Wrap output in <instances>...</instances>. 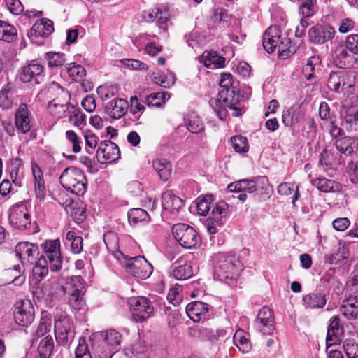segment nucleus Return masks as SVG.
<instances>
[{
    "label": "nucleus",
    "instance_id": "nucleus-63",
    "mask_svg": "<svg viewBox=\"0 0 358 358\" xmlns=\"http://www.w3.org/2000/svg\"><path fill=\"white\" fill-rule=\"evenodd\" d=\"M175 76L173 73L169 71L161 74L158 78V85L169 88L174 84Z\"/></svg>",
    "mask_w": 358,
    "mask_h": 358
},
{
    "label": "nucleus",
    "instance_id": "nucleus-49",
    "mask_svg": "<svg viewBox=\"0 0 358 358\" xmlns=\"http://www.w3.org/2000/svg\"><path fill=\"white\" fill-rule=\"evenodd\" d=\"M352 144H354L352 139L348 136L341 138L335 143L336 150L346 155H350L352 152L354 148Z\"/></svg>",
    "mask_w": 358,
    "mask_h": 358
},
{
    "label": "nucleus",
    "instance_id": "nucleus-50",
    "mask_svg": "<svg viewBox=\"0 0 358 358\" xmlns=\"http://www.w3.org/2000/svg\"><path fill=\"white\" fill-rule=\"evenodd\" d=\"M172 164L166 159L158 160V176L164 181H168L171 176Z\"/></svg>",
    "mask_w": 358,
    "mask_h": 358
},
{
    "label": "nucleus",
    "instance_id": "nucleus-25",
    "mask_svg": "<svg viewBox=\"0 0 358 358\" xmlns=\"http://www.w3.org/2000/svg\"><path fill=\"white\" fill-rule=\"evenodd\" d=\"M348 77V73L343 69L331 71L329 75L327 81L329 89L336 92H341L345 85H347Z\"/></svg>",
    "mask_w": 358,
    "mask_h": 358
},
{
    "label": "nucleus",
    "instance_id": "nucleus-58",
    "mask_svg": "<svg viewBox=\"0 0 358 358\" xmlns=\"http://www.w3.org/2000/svg\"><path fill=\"white\" fill-rule=\"evenodd\" d=\"M46 57L48 66L51 68L62 66L66 61L64 54L59 52H48L46 53Z\"/></svg>",
    "mask_w": 358,
    "mask_h": 358
},
{
    "label": "nucleus",
    "instance_id": "nucleus-15",
    "mask_svg": "<svg viewBox=\"0 0 358 358\" xmlns=\"http://www.w3.org/2000/svg\"><path fill=\"white\" fill-rule=\"evenodd\" d=\"M15 252L23 266L34 264L39 255L38 246L26 241L18 243L15 246Z\"/></svg>",
    "mask_w": 358,
    "mask_h": 358
},
{
    "label": "nucleus",
    "instance_id": "nucleus-36",
    "mask_svg": "<svg viewBox=\"0 0 358 358\" xmlns=\"http://www.w3.org/2000/svg\"><path fill=\"white\" fill-rule=\"evenodd\" d=\"M306 308H322L326 303V296L323 293L313 292L303 296Z\"/></svg>",
    "mask_w": 358,
    "mask_h": 358
},
{
    "label": "nucleus",
    "instance_id": "nucleus-47",
    "mask_svg": "<svg viewBox=\"0 0 358 358\" xmlns=\"http://www.w3.org/2000/svg\"><path fill=\"white\" fill-rule=\"evenodd\" d=\"M103 241L106 244L107 249L113 253L115 252V257L117 256L119 248V238L117 235L113 231H108L104 234Z\"/></svg>",
    "mask_w": 358,
    "mask_h": 358
},
{
    "label": "nucleus",
    "instance_id": "nucleus-56",
    "mask_svg": "<svg viewBox=\"0 0 358 358\" xmlns=\"http://www.w3.org/2000/svg\"><path fill=\"white\" fill-rule=\"evenodd\" d=\"M233 148L239 153H245L248 151V141L245 137L235 136L231 138Z\"/></svg>",
    "mask_w": 358,
    "mask_h": 358
},
{
    "label": "nucleus",
    "instance_id": "nucleus-60",
    "mask_svg": "<svg viewBox=\"0 0 358 358\" xmlns=\"http://www.w3.org/2000/svg\"><path fill=\"white\" fill-rule=\"evenodd\" d=\"M319 62V58L313 56L310 57L306 60L305 65L303 67V74L308 80H311L313 77L315 66Z\"/></svg>",
    "mask_w": 358,
    "mask_h": 358
},
{
    "label": "nucleus",
    "instance_id": "nucleus-54",
    "mask_svg": "<svg viewBox=\"0 0 358 358\" xmlns=\"http://www.w3.org/2000/svg\"><path fill=\"white\" fill-rule=\"evenodd\" d=\"M76 358H92L86 339L80 337L75 350Z\"/></svg>",
    "mask_w": 358,
    "mask_h": 358
},
{
    "label": "nucleus",
    "instance_id": "nucleus-53",
    "mask_svg": "<svg viewBox=\"0 0 358 358\" xmlns=\"http://www.w3.org/2000/svg\"><path fill=\"white\" fill-rule=\"evenodd\" d=\"M345 43L354 56L355 66L358 68V34L349 35L346 38Z\"/></svg>",
    "mask_w": 358,
    "mask_h": 358
},
{
    "label": "nucleus",
    "instance_id": "nucleus-35",
    "mask_svg": "<svg viewBox=\"0 0 358 358\" xmlns=\"http://www.w3.org/2000/svg\"><path fill=\"white\" fill-rule=\"evenodd\" d=\"M201 61L205 66L215 69L224 66L225 59L214 51H205L201 55Z\"/></svg>",
    "mask_w": 358,
    "mask_h": 358
},
{
    "label": "nucleus",
    "instance_id": "nucleus-20",
    "mask_svg": "<svg viewBox=\"0 0 358 358\" xmlns=\"http://www.w3.org/2000/svg\"><path fill=\"white\" fill-rule=\"evenodd\" d=\"M227 189L230 192H236L237 194L236 197L241 202L246 201V193H253L257 189L256 182L248 179L232 182L228 185Z\"/></svg>",
    "mask_w": 358,
    "mask_h": 358
},
{
    "label": "nucleus",
    "instance_id": "nucleus-21",
    "mask_svg": "<svg viewBox=\"0 0 358 358\" xmlns=\"http://www.w3.org/2000/svg\"><path fill=\"white\" fill-rule=\"evenodd\" d=\"M281 35V31L277 26H271L266 29L262 36V45L267 52L271 53L276 50Z\"/></svg>",
    "mask_w": 358,
    "mask_h": 358
},
{
    "label": "nucleus",
    "instance_id": "nucleus-23",
    "mask_svg": "<svg viewBox=\"0 0 358 358\" xmlns=\"http://www.w3.org/2000/svg\"><path fill=\"white\" fill-rule=\"evenodd\" d=\"M343 334V327L341 325V320L338 315H334L330 319L327 334V346L338 343L341 341V336Z\"/></svg>",
    "mask_w": 358,
    "mask_h": 358
},
{
    "label": "nucleus",
    "instance_id": "nucleus-32",
    "mask_svg": "<svg viewBox=\"0 0 358 358\" xmlns=\"http://www.w3.org/2000/svg\"><path fill=\"white\" fill-rule=\"evenodd\" d=\"M173 275L180 280L188 279L193 275L192 266L184 258H180L173 265Z\"/></svg>",
    "mask_w": 358,
    "mask_h": 358
},
{
    "label": "nucleus",
    "instance_id": "nucleus-22",
    "mask_svg": "<svg viewBox=\"0 0 358 358\" xmlns=\"http://www.w3.org/2000/svg\"><path fill=\"white\" fill-rule=\"evenodd\" d=\"M54 31L53 22L52 20L43 18L37 20L32 26L27 35L29 38L34 39L38 37H47Z\"/></svg>",
    "mask_w": 358,
    "mask_h": 358
},
{
    "label": "nucleus",
    "instance_id": "nucleus-64",
    "mask_svg": "<svg viewBox=\"0 0 358 358\" xmlns=\"http://www.w3.org/2000/svg\"><path fill=\"white\" fill-rule=\"evenodd\" d=\"M10 13L18 15L24 10V6L20 0H4Z\"/></svg>",
    "mask_w": 358,
    "mask_h": 358
},
{
    "label": "nucleus",
    "instance_id": "nucleus-17",
    "mask_svg": "<svg viewBox=\"0 0 358 358\" xmlns=\"http://www.w3.org/2000/svg\"><path fill=\"white\" fill-rule=\"evenodd\" d=\"M255 327L263 335H271L275 330L273 313L267 306L263 307L255 320Z\"/></svg>",
    "mask_w": 358,
    "mask_h": 358
},
{
    "label": "nucleus",
    "instance_id": "nucleus-44",
    "mask_svg": "<svg viewBox=\"0 0 358 358\" xmlns=\"http://www.w3.org/2000/svg\"><path fill=\"white\" fill-rule=\"evenodd\" d=\"M276 50H278L279 57L282 59H286L294 52L292 49L290 39L287 36L282 35H281L280 40L276 46Z\"/></svg>",
    "mask_w": 358,
    "mask_h": 358
},
{
    "label": "nucleus",
    "instance_id": "nucleus-42",
    "mask_svg": "<svg viewBox=\"0 0 358 358\" xmlns=\"http://www.w3.org/2000/svg\"><path fill=\"white\" fill-rule=\"evenodd\" d=\"M49 264L44 258H39L32 270L33 279L38 282L43 280L48 273Z\"/></svg>",
    "mask_w": 358,
    "mask_h": 358
},
{
    "label": "nucleus",
    "instance_id": "nucleus-12",
    "mask_svg": "<svg viewBox=\"0 0 358 358\" xmlns=\"http://www.w3.org/2000/svg\"><path fill=\"white\" fill-rule=\"evenodd\" d=\"M55 335L57 341L60 345H66L69 337L73 333L71 331L73 321L65 312L61 311L55 317Z\"/></svg>",
    "mask_w": 358,
    "mask_h": 358
},
{
    "label": "nucleus",
    "instance_id": "nucleus-5",
    "mask_svg": "<svg viewBox=\"0 0 358 358\" xmlns=\"http://www.w3.org/2000/svg\"><path fill=\"white\" fill-rule=\"evenodd\" d=\"M117 259L124 264L126 271L134 277L146 279L153 272L152 266L143 257H129L118 252Z\"/></svg>",
    "mask_w": 358,
    "mask_h": 358
},
{
    "label": "nucleus",
    "instance_id": "nucleus-48",
    "mask_svg": "<svg viewBox=\"0 0 358 358\" xmlns=\"http://www.w3.org/2000/svg\"><path fill=\"white\" fill-rule=\"evenodd\" d=\"M128 221L131 224H136L138 222L145 221L148 217V213L142 208H132L129 210Z\"/></svg>",
    "mask_w": 358,
    "mask_h": 358
},
{
    "label": "nucleus",
    "instance_id": "nucleus-61",
    "mask_svg": "<svg viewBox=\"0 0 358 358\" xmlns=\"http://www.w3.org/2000/svg\"><path fill=\"white\" fill-rule=\"evenodd\" d=\"M206 338L212 344H216L221 338L226 336L227 331L224 329H218L216 331L212 329H206Z\"/></svg>",
    "mask_w": 358,
    "mask_h": 358
},
{
    "label": "nucleus",
    "instance_id": "nucleus-14",
    "mask_svg": "<svg viewBox=\"0 0 358 358\" xmlns=\"http://www.w3.org/2000/svg\"><path fill=\"white\" fill-rule=\"evenodd\" d=\"M34 308L30 300L23 299L16 303L14 319L17 324L28 327L34 322Z\"/></svg>",
    "mask_w": 358,
    "mask_h": 358
},
{
    "label": "nucleus",
    "instance_id": "nucleus-6",
    "mask_svg": "<svg viewBox=\"0 0 358 358\" xmlns=\"http://www.w3.org/2000/svg\"><path fill=\"white\" fill-rule=\"evenodd\" d=\"M220 87L222 90L218 92L217 97L222 99L224 103L228 106L234 111L232 115L238 117L241 115V108L236 105L241 99L238 93H236L235 88L232 87V76L229 73H222L219 80Z\"/></svg>",
    "mask_w": 358,
    "mask_h": 358
},
{
    "label": "nucleus",
    "instance_id": "nucleus-31",
    "mask_svg": "<svg viewBox=\"0 0 358 358\" xmlns=\"http://www.w3.org/2000/svg\"><path fill=\"white\" fill-rule=\"evenodd\" d=\"M340 311L348 320H355L358 317V299L350 296L343 300L340 306Z\"/></svg>",
    "mask_w": 358,
    "mask_h": 358
},
{
    "label": "nucleus",
    "instance_id": "nucleus-38",
    "mask_svg": "<svg viewBox=\"0 0 358 358\" xmlns=\"http://www.w3.org/2000/svg\"><path fill=\"white\" fill-rule=\"evenodd\" d=\"M302 118V114L297 108L291 107L284 110L282 115V120L285 126L294 127Z\"/></svg>",
    "mask_w": 358,
    "mask_h": 358
},
{
    "label": "nucleus",
    "instance_id": "nucleus-45",
    "mask_svg": "<svg viewBox=\"0 0 358 358\" xmlns=\"http://www.w3.org/2000/svg\"><path fill=\"white\" fill-rule=\"evenodd\" d=\"M234 343L238 347L240 351L243 353L248 352L251 349V345L244 332L241 330L237 331L233 337Z\"/></svg>",
    "mask_w": 358,
    "mask_h": 358
},
{
    "label": "nucleus",
    "instance_id": "nucleus-30",
    "mask_svg": "<svg viewBox=\"0 0 358 358\" xmlns=\"http://www.w3.org/2000/svg\"><path fill=\"white\" fill-rule=\"evenodd\" d=\"M129 108L128 102L124 99H115L110 101L106 110L113 119H120L123 117Z\"/></svg>",
    "mask_w": 358,
    "mask_h": 358
},
{
    "label": "nucleus",
    "instance_id": "nucleus-46",
    "mask_svg": "<svg viewBox=\"0 0 358 358\" xmlns=\"http://www.w3.org/2000/svg\"><path fill=\"white\" fill-rule=\"evenodd\" d=\"M223 99H221L220 97H217L215 99H211L209 101L210 105L213 108L214 111L217 114V117L221 120H225L227 117V108H230L225 105L224 102L222 101ZM231 110H232L231 108Z\"/></svg>",
    "mask_w": 358,
    "mask_h": 358
},
{
    "label": "nucleus",
    "instance_id": "nucleus-4",
    "mask_svg": "<svg viewBox=\"0 0 358 358\" xmlns=\"http://www.w3.org/2000/svg\"><path fill=\"white\" fill-rule=\"evenodd\" d=\"M46 95L50 99L48 102L50 112L59 118L65 116L67 106H70L69 92L59 85L54 84L47 90Z\"/></svg>",
    "mask_w": 358,
    "mask_h": 358
},
{
    "label": "nucleus",
    "instance_id": "nucleus-7",
    "mask_svg": "<svg viewBox=\"0 0 358 358\" xmlns=\"http://www.w3.org/2000/svg\"><path fill=\"white\" fill-rule=\"evenodd\" d=\"M85 280L81 276H73L67 282L65 292L69 295V303L72 308L76 310L85 308Z\"/></svg>",
    "mask_w": 358,
    "mask_h": 358
},
{
    "label": "nucleus",
    "instance_id": "nucleus-37",
    "mask_svg": "<svg viewBox=\"0 0 358 358\" xmlns=\"http://www.w3.org/2000/svg\"><path fill=\"white\" fill-rule=\"evenodd\" d=\"M348 256V249L345 246H340L336 253L326 256L325 262L340 266L345 264Z\"/></svg>",
    "mask_w": 358,
    "mask_h": 358
},
{
    "label": "nucleus",
    "instance_id": "nucleus-26",
    "mask_svg": "<svg viewBox=\"0 0 358 358\" xmlns=\"http://www.w3.org/2000/svg\"><path fill=\"white\" fill-rule=\"evenodd\" d=\"M15 124L18 131L26 134L31 129L29 113L26 103H21L15 112Z\"/></svg>",
    "mask_w": 358,
    "mask_h": 358
},
{
    "label": "nucleus",
    "instance_id": "nucleus-1",
    "mask_svg": "<svg viewBox=\"0 0 358 358\" xmlns=\"http://www.w3.org/2000/svg\"><path fill=\"white\" fill-rule=\"evenodd\" d=\"M229 206L224 201H219L211 206L210 196L199 200L197 203V211L201 215H206L212 208L209 217L206 220V227L210 234L218 232L225 222Z\"/></svg>",
    "mask_w": 358,
    "mask_h": 358
},
{
    "label": "nucleus",
    "instance_id": "nucleus-52",
    "mask_svg": "<svg viewBox=\"0 0 358 358\" xmlns=\"http://www.w3.org/2000/svg\"><path fill=\"white\" fill-rule=\"evenodd\" d=\"M343 348L347 358H358V343L352 338L345 339Z\"/></svg>",
    "mask_w": 358,
    "mask_h": 358
},
{
    "label": "nucleus",
    "instance_id": "nucleus-29",
    "mask_svg": "<svg viewBox=\"0 0 358 358\" xmlns=\"http://www.w3.org/2000/svg\"><path fill=\"white\" fill-rule=\"evenodd\" d=\"M31 171L34 180V189L36 198L43 200L46 196V188L43 172L36 162H31Z\"/></svg>",
    "mask_w": 358,
    "mask_h": 358
},
{
    "label": "nucleus",
    "instance_id": "nucleus-27",
    "mask_svg": "<svg viewBox=\"0 0 358 358\" xmlns=\"http://www.w3.org/2000/svg\"><path fill=\"white\" fill-rule=\"evenodd\" d=\"M334 59L342 69L355 66V58L345 43L338 45L334 51Z\"/></svg>",
    "mask_w": 358,
    "mask_h": 358
},
{
    "label": "nucleus",
    "instance_id": "nucleus-34",
    "mask_svg": "<svg viewBox=\"0 0 358 358\" xmlns=\"http://www.w3.org/2000/svg\"><path fill=\"white\" fill-rule=\"evenodd\" d=\"M171 6L168 3L162 5L158 8V27L162 30L160 34H162V37L164 39L167 38L169 35L167 29L171 17Z\"/></svg>",
    "mask_w": 358,
    "mask_h": 358
},
{
    "label": "nucleus",
    "instance_id": "nucleus-2",
    "mask_svg": "<svg viewBox=\"0 0 358 358\" xmlns=\"http://www.w3.org/2000/svg\"><path fill=\"white\" fill-rule=\"evenodd\" d=\"M214 278L227 282L234 280L242 270V266L234 255L229 253L218 252L213 257Z\"/></svg>",
    "mask_w": 358,
    "mask_h": 358
},
{
    "label": "nucleus",
    "instance_id": "nucleus-51",
    "mask_svg": "<svg viewBox=\"0 0 358 358\" xmlns=\"http://www.w3.org/2000/svg\"><path fill=\"white\" fill-rule=\"evenodd\" d=\"M67 73L72 80L79 82L85 76L86 70L83 66L73 63L67 67Z\"/></svg>",
    "mask_w": 358,
    "mask_h": 358
},
{
    "label": "nucleus",
    "instance_id": "nucleus-3",
    "mask_svg": "<svg viewBox=\"0 0 358 358\" xmlns=\"http://www.w3.org/2000/svg\"><path fill=\"white\" fill-rule=\"evenodd\" d=\"M59 182L66 191L77 196L84 195L88 185L84 171L73 166L63 171L59 177Z\"/></svg>",
    "mask_w": 358,
    "mask_h": 358
},
{
    "label": "nucleus",
    "instance_id": "nucleus-24",
    "mask_svg": "<svg viewBox=\"0 0 358 358\" xmlns=\"http://www.w3.org/2000/svg\"><path fill=\"white\" fill-rule=\"evenodd\" d=\"M209 310V305L201 301H194L186 306V313L195 322L205 319Z\"/></svg>",
    "mask_w": 358,
    "mask_h": 358
},
{
    "label": "nucleus",
    "instance_id": "nucleus-11",
    "mask_svg": "<svg viewBox=\"0 0 358 358\" xmlns=\"http://www.w3.org/2000/svg\"><path fill=\"white\" fill-rule=\"evenodd\" d=\"M8 220L15 228L24 230L31 225V215L26 202H18L13 205L8 210Z\"/></svg>",
    "mask_w": 358,
    "mask_h": 358
},
{
    "label": "nucleus",
    "instance_id": "nucleus-57",
    "mask_svg": "<svg viewBox=\"0 0 358 358\" xmlns=\"http://www.w3.org/2000/svg\"><path fill=\"white\" fill-rule=\"evenodd\" d=\"M6 275L13 278L10 282L16 286L22 285L25 280V276L21 274V268L19 265L8 269Z\"/></svg>",
    "mask_w": 358,
    "mask_h": 358
},
{
    "label": "nucleus",
    "instance_id": "nucleus-13",
    "mask_svg": "<svg viewBox=\"0 0 358 358\" xmlns=\"http://www.w3.org/2000/svg\"><path fill=\"white\" fill-rule=\"evenodd\" d=\"M182 206V200L173 194L171 191L164 192L162 196V210L161 216L162 220L165 221L172 220L177 215Z\"/></svg>",
    "mask_w": 358,
    "mask_h": 358
},
{
    "label": "nucleus",
    "instance_id": "nucleus-33",
    "mask_svg": "<svg viewBox=\"0 0 358 358\" xmlns=\"http://www.w3.org/2000/svg\"><path fill=\"white\" fill-rule=\"evenodd\" d=\"M103 341L108 348L109 352L114 354L119 351L122 342V335L114 329H109L102 333Z\"/></svg>",
    "mask_w": 358,
    "mask_h": 358
},
{
    "label": "nucleus",
    "instance_id": "nucleus-41",
    "mask_svg": "<svg viewBox=\"0 0 358 358\" xmlns=\"http://www.w3.org/2000/svg\"><path fill=\"white\" fill-rule=\"evenodd\" d=\"M54 348V341L52 336H46L39 343L38 347L39 357L50 358L53 352Z\"/></svg>",
    "mask_w": 358,
    "mask_h": 358
},
{
    "label": "nucleus",
    "instance_id": "nucleus-55",
    "mask_svg": "<svg viewBox=\"0 0 358 358\" xmlns=\"http://www.w3.org/2000/svg\"><path fill=\"white\" fill-rule=\"evenodd\" d=\"M337 161V156L331 150L325 149L320 154V164L327 168L331 167Z\"/></svg>",
    "mask_w": 358,
    "mask_h": 358
},
{
    "label": "nucleus",
    "instance_id": "nucleus-16",
    "mask_svg": "<svg viewBox=\"0 0 358 358\" xmlns=\"http://www.w3.org/2000/svg\"><path fill=\"white\" fill-rule=\"evenodd\" d=\"M44 76L43 66L35 60L23 66L19 73V78L21 81L34 84L40 83Z\"/></svg>",
    "mask_w": 358,
    "mask_h": 358
},
{
    "label": "nucleus",
    "instance_id": "nucleus-39",
    "mask_svg": "<svg viewBox=\"0 0 358 358\" xmlns=\"http://www.w3.org/2000/svg\"><path fill=\"white\" fill-rule=\"evenodd\" d=\"M187 129L193 134H199L204 131V124L201 119L195 113H192L185 117Z\"/></svg>",
    "mask_w": 358,
    "mask_h": 358
},
{
    "label": "nucleus",
    "instance_id": "nucleus-59",
    "mask_svg": "<svg viewBox=\"0 0 358 358\" xmlns=\"http://www.w3.org/2000/svg\"><path fill=\"white\" fill-rule=\"evenodd\" d=\"M182 287L181 285H176L169 289L167 294V299L175 306L179 305L182 300Z\"/></svg>",
    "mask_w": 358,
    "mask_h": 358
},
{
    "label": "nucleus",
    "instance_id": "nucleus-62",
    "mask_svg": "<svg viewBox=\"0 0 358 358\" xmlns=\"http://www.w3.org/2000/svg\"><path fill=\"white\" fill-rule=\"evenodd\" d=\"M69 120L77 127L85 125L86 115L79 108H74L69 117Z\"/></svg>",
    "mask_w": 358,
    "mask_h": 358
},
{
    "label": "nucleus",
    "instance_id": "nucleus-40",
    "mask_svg": "<svg viewBox=\"0 0 358 358\" xmlns=\"http://www.w3.org/2000/svg\"><path fill=\"white\" fill-rule=\"evenodd\" d=\"M17 38L16 28L5 21L0 20V40L10 43Z\"/></svg>",
    "mask_w": 358,
    "mask_h": 358
},
{
    "label": "nucleus",
    "instance_id": "nucleus-28",
    "mask_svg": "<svg viewBox=\"0 0 358 358\" xmlns=\"http://www.w3.org/2000/svg\"><path fill=\"white\" fill-rule=\"evenodd\" d=\"M310 183L319 191L324 193L338 192L341 190L342 185L334 179L317 177L310 179Z\"/></svg>",
    "mask_w": 358,
    "mask_h": 358
},
{
    "label": "nucleus",
    "instance_id": "nucleus-10",
    "mask_svg": "<svg viewBox=\"0 0 358 358\" xmlns=\"http://www.w3.org/2000/svg\"><path fill=\"white\" fill-rule=\"evenodd\" d=\"M42 245L43 247V254L40 258H44L47 260L52 271L61 270L62 267V258L59 240H46Z\"/></svg>",
    "mask_w": 358,
    "mask_h": 358
},
{
    "label": "nucleus",
    "instance_id": "nucleus-9",
    "mask_svg": "<svg viewBox=\"0 0 358 358\" xmlns=\"http://www.w3.org/2000/svg\"><path fill=\"white\" fill-rule=\"evenodd\" d=\"M132 319L136 322L145 321L153 315L154 308L149 300L143 296H134L128 299Z\"/></svg>",
    "mask_w": 358,
    "mask_h": 358
},
{
    "label": "nucleus",
    "instance_id": "nucleus-19",
    "mask_svg": "<svg viewBox=\"0 0 358 358\" xmlns=\"http://www.w3.org/2000/svg\"><path fill=\"white\" fill-rule=\"evenodd\" d=\"M335 30L330 25H316L310 28L308 38L311 43L324 44L335 36Z\"/></svg>",
    "mask_w": 358,
    "mask_h": 358
},
{
    "label": "nucleus",
    "instance_id": "nucleus-18",
    "mask_svg": "<svg viewBox=\"0 0 358 358\" xmlns=\"http://www.w3.org/2000/svg\"><path fill=\"white\" fill-rule=\"evenodd\" d=\"M96 157L101 164L115 162L120 157V150L115 143L102 141L96 151Z\"/></svg>",
    "mask_w": 358,
    "mask_h": 358
},
{
    "label": "nucleus",
    "instance_id": "nucleus-43",
    "mask_svg": "<svg viewBox=\"0 0 358 358\" xmlns=\"http://www.w3.org/2000/svg\"><path fill=\"white\" fill-rule=\"evenodd\" d=\"M52 327V316L50 314L42 313L39 324L36 328L34 335L36 338L42 337L45 333L50 330Z\"/></svg>",
    "mask_w": 358,
    "mask_h": 358
},
{
    "label": "nucleus",
    "instance_id": "nucleus-8",
    "mask_svg": "<svg viewBox=\"0 0 358 358\" xmlns=\"http://www.w3.org/2000/svg\"><path fill=\"white\" fill-rule=\"evenodd\" d=\"M172 233L175 239L185 248H193L200 242V237L196 231L185 223L174 224Z\"/></svg>",
    "mask_w": 358,
    "mask_h": 358
}]
</instances>
